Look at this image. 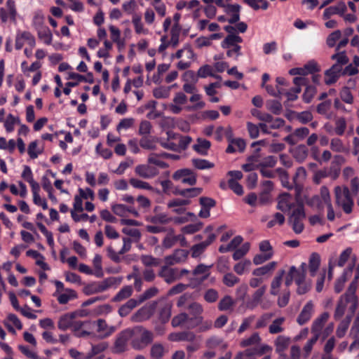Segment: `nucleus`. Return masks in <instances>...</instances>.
<instances>
[{"instance_id":"obj_30","label":"nucleus","mask_w":359,"mask_h":359,"mask_svg":"<svg viewBox=\"0 0 359 359\" xmlns=\"http://www.w3.org/2000/svg\"><path fill=\"white\" fill-rule=\"evenodd\" d=\"M320 264V257L318 253L313 252L309 258V269L311 276H314Z\"/></svg>"},{"instance_id":"obj_16","label":"nucleus","mask_w":359,"mask_h":359,"mask_svg":"<svg viewBox=\"0 0 359 359\" xmlns=\"http://www.w3.org/2000/svg\"><path fill=\"white\" fill-rule=\"evenodd\" d=\"M313 313V304L311 301L308 302L303 307L302 311L297 318L299 325L306 324L312 317Z\"/></svg>"},{"instance_id":"obj_14","label":"nucleus","mask_w":359,"mask_h":359,"mask_svg":"<svg viewBox=\"0 0 359 359\" xmlns=\"http://www.w3.org/2000/svg\"><path fill=\"white\" fill-rule=\"evenodd\" d=\"M93 323L97 325V332L98 333V337L100 339L109 337L116 330V327L114 326L108 325L107 322L102 318L94 321Z\"/></svg>"},{"instance_id":"obj_27","label":"nucleus","mask_w":359,"mask_h":359,"mask_svg":"<svg viewBox=\"0 0 359 359\" xmlns=\"http://www.w3.org/2000/svg\"><path fill=\"white\" fill-rule=\"evenodd\" d=\"M290 339L283 335L278 336L274 341L276 351L277 353L285 351L289 346Z\"/></svg>"},{"instance_id":"obj_49","label":"nucleus","mask_w":359,"mask_h":359,"mask_svg":"<svg viewBox=\"0 0 359 359\" xmlns=\"http://www.w3.org/2000/svg\"><path fill=\"white\" fill-rule=\"evenodd\" d=\"M192 163L196 168L199 170L210 169L214 167V164L212 163L201 158L192 159Z\"/></svg>"},{"instance_id":"obj_58","label":"nucleus","mask_w":359,"mask_h":359,"mask_svg":"<svg viewBox=\"0 0 359 359\" xmlns=\"http://www.w3.org/2000/svg\"><path fill=\"white\" fill-rule=\"evenodd\" d=\"M148 163L156 165L161 168H165L168 166L166 163L160 159L159 155L155 153H151L149 155Z\"/></svg>"},{"instance_id":"obj_32","label":"nucleus","mask_w":359,"mask_h":359,"mask_svg":"<svg viewBox=\"0 0 359 359\" xmlns=\"http://www.w3.org/2000/svg\"><path fill=\"white\" fill-rule=\"evenodd\" d=\"M37 35L39 39L42 40L46 45H50L53 40V34L48 27H44L38 30Z\"/></svg>"},{"instance_id":"obj_31","label":"nucleus","mask_w":359,"mask_h":359,"mask_svg":"<svg viewBox=\"0 0 359 359\" xmlns=\"http://www.w3.org/2000/svg\"><path fill=\"white\" fill-rule=\"evenodd\" d=\"M277 263L276 262H271L263 266L255 269L252 271V275L255 276H262L266 275L267 273H271L276 268Z\"/></svg>"},{"instance_id":"obj_15","label":"nucleus","mask_w":359,"mask_h":359,"mask_svg":"<svg viewBox=\"0 0 359 359\" xmlns=\"http://www.w3.org/2000/svg\"><path fill=\"white\" fill-rule=\"evenodd\" d=\"M135 173L144 179H151L158 174V170L149 165L141 164L135 167Z\"/></svg>"},{"instance_id":"obj_62","label":"nucleus","mask_w":359,"mask_h":359,"mask_svg":"<svg viewBox=\"0 0 359 359\" xmlns=\"http://www.w3.org/2000/svg\"><path fill=\"white\" fill-rule=\"evenodd\" d=\"M206 248L207 246L203 242L193 245L191 248V257L194 258L200 257L201 255L205 251Z\"/></svg>"},{"instance_id":"obj_24","label":"nucleus","mask_w":359,"mask_h":359,"mask_svg":"<svg viewBox=\"0 0 359 359\" xmlns=\"http://www.w3.org/2000/svg\"><path fill=\"white\" fill-rule=\"evenodd\" d=\"M293 157L299 162H304L309 155V149L305 144H299L292 152Z\"/></svg>"},{"instance_id":"obj_50","label":"nucleus","mask_w":359,"mask_h":359,"mask_svg":"<svg viewBox=\"0 0 359 359\" xmlns=\"http://www.w3.org/2000/svg\"><path fill=\"white\" fill-rule=\"evenodd\" d=\"M202 189L198 187L182 189L180 192H175V194L182 196L195 197L201 194Z\"/></svg>"},{"instance_id":"obj_45","label":"nucleus","mask_w":359,"mask_h":359,"mask_svg":"<svg viewBox=\"0 0 359 359\" xmlns=\"http://www.w3.org/2000/svg\"><path fill=\"white\" fill-rule=\"evenodd\" d=\"M273 316V313H265L262 314L257 320L255 328L261 329L265 327L269 323Z\"/></svg>"},{"instance_id":"obj_60","label":"nucleus","mask_w":359,"mask_h":359,"mask_svg":"<svg viewBox=\"0 0 359 359\" xmlns=\"http://www.w3.org/2000/svg\"><path fill=\"white\" fill-rule=\"evenodd\" d=\"M152 128L151 123L148 121H142L140 123L139 134L142 136H147L151 133Z\"/></svg>"},{"instance_id":"obj_28","label":"nucleus","mask_w":359,"mask_h":359,"mask_svg":"<svg viewBox=\"0 0 359 359\" xmlns=\"http://www.w3.org/2000/svg\"><path fill=\"white\" fill-rule=\"evenodd\" d=\"M210 146L211 144L210 141L202 138H198L197 143L193 146V149L201 155H206Z\"/></svg>"},{"instance_id":"obj_29","label":"nucleus","mask_w":359,"mask_h":359,"mask_svg":"<svg viewBox=\"0 0 359 359\" xmlns=\"http://www.w3.org/2000/svg\"><path fill=\"white\" fill-rule=\"evenodd\" d=\"M243 41L242 38L237 34H228L222 42L223 48H230L231 46L238 45Z\"/></svg>"},{"instance_id":"obj_1","label":"nucleus","mask_w":359,"mask_h":359,"mask_svg":"<svg viewBox=\"0 0 359 359\" xmlns=\"http://www.w3.org/2000/svg\"><path fill=\"white\" fill-rule=\"evenodd\" d=\"M358 298L355 295V286L351 284L345 294L341 295L338 300L334 318L340 320L344 316L345 318H352L358 307Z\"/></svg>"},{"instance_id":"obj_57","label":"nucleus","mask_w":359,"mask_h":359,"mask_svg":"<svg viewBox=\"0 0 359 359\" xmlns=\"http://www.w3.org/2000/svg\"><path fill=\"white\" fill-rule=\"evenodd\" d=\"M330 149L335 152H344L346 151L345 147L342 141L339 138H333L330 142Z\"/></svg>"},{"instance_id":"obj_35","label":"nucleus","mask_w":359,"mask_h":359,"mask_svg":"<svg viewBox=\"0 0 359 359\" xmlns=\"http://www.w3.org/2000/svg\"><path fill=\"white\" fill-rule=\"evenodd\" d=\"M261 340L259 333L254 332L249 337L242 339L240 342V346L245 348L250 346L257 345L260 343Z\"/></svg>"},{"instance_id":"obj_25","label":"nucleus","mask_w":359,"mask_h":359,"mask_svg":"<svg viewBox=\"0 0 359 359\" xmlns=\"http://www.w3.org/2000/svg\"><path fill=\"white\" fill-rule=\"evenodd\" d=\"M285 273V271L283 269L279 270L278 271L276 276L274 277L271 283V294L276 296L278 294L279 288L281 285L283 277Z\"/></svg>"},{"instance_id":"obj_54","label":"nucleus","mask_w":359,"mask_h":359,"mask_svg":"<svg viewBox=\"0 0 359 359\" xmlns=\"http://www.w3.org/2000/svg\"><path fill=\"white\" fill-rule=\"evenodd\" d=\"M250 250V243H244L240 248L236 249L233 254V259L234 260H239L243 257Z\"/></svg>"},{"instance_id":"obj_26","label":"nucleus","mask_w":359,"mask_h":359,"mask_svg":"<svg viewBox=\"0 0 359 359\" xmlns=\"http://www.w3.org/2000/svg\"><path fill=\"white\" fill-rule=\"evenodd\" d=\"M285 321V317H279L274 319L269 327V332L276 334L284 331L283 324Z\"/></svg>"},{"instance_id":"obj_34","label":"nucleus","mask_w":359,"mask_h":359,"mask_svg":"<svg viewBox=\"0 0 359 359\" xmlns=\"http://www.w3.org/2000/svg\"><path fill=\"white\" fill-rule=\"evenodd\" d=\"M65 293H59L56 296L57 299L60 304H65L70 299L76 297V293L74 290L72 289H65Z\"/></svg>"},{"instance_id":"obj_2","label":"nucleus","mask_w":359,"mask_h":359,"mask_svg":"<svg viewBox=\"0 0 359 359\" xmlns=\"http://www.w3.org/2000/svg\"><path fill=\"white\" fill-rule=\"evenodd\" d=\"M130 332L131 346L135 350L144 349L154 340V333L142 326H135L130 329Z\"/></svg>"},{"instance_id":"obj_53","label":"nucleus","mask_w":359,"mask_h":359,"mask_svg":"<svg viewBox=\"0 0 359 359\" xmlns=\"http://www.w3.org/2000/svg\"><path fill=\"white\" fill-rule=\"evenodd\" d=\"M149 316L147 309H140L132 316V320L134 322H141L148 319Z\"/></svg>"},{"instance_id":"obj_40","label":"nucleus","mask_w":359,"mask_h":359,"mask_svg":"<svg viewBox=\"0 0 359 359\" xmlns=\"http://www.w3.org/2000/svg\"><path fill=\"white\" fill-rule=\"evenodd\" d=\"M133 288L130 285L123 287L113 298L114 302H121L131 296Z\"/></svg>"},{"instance_id":"obj_21","label":"nucleus","mask_w":359,"mask_h":359,"mask_svg":"<svg viewBox=\"0 0 359 359\" xmlns=\"http://www.w3.org/2000/svg\"><path fill=\"white\" fill-rule=\"evenodd\" d=\"M346 11V4L344 2H340L337 6H330L327 8L324 11L323 17L325 19H328L332 15L335 14L343 15Z\"/></svg>"},{"instance_id":"obj_46","label":"nucleus","mask_w":359,"mask_h":359,"mask_svg":"<svg viewBox=\"0 0 359 359\" xmlns=\"http://www.w3.org/2000/svg\"><path fill=\"white\" fill-rule=\"evenodd\" d=\"M351 319L352 318H345L341 321L336 330V335L339 338H341L345 335L350 325V323L351 321Z\"/></svg>"},{"instance_id":"obj_13","label":"nucleus","mask_w":359,"mask_h":359,"mask_svg":"<svg viewBox=\"0 0 359 359\" xmlns=\"http://www.w3.org/2000/svg\"><path fill=\"white\" fill-rule=\"evenodd\" d=\"M293 83L296 86L292 88L290 91L283 93L286 95L289 101H294L298 98L297 95L302 90L301 86H306L308 81L306 78L300 76L294 78Z\"/></svg>"},{"instance_id":"obj_52","label":"nucleus","mask_w":359,"mask_h":359,"mask_svg":"<svg viewBox=\"0 0 359 359\" xmlns=\"http://www.w3.org/2000/svg\"><path fill=\"white\" fill-rule=\"evenodd\" d=\"M217 269L220 273H226L230 269L229 259L226 257H220L217 262Z\"/></svg>"},{"instance_id":"obj_10","label":"nucleus","mask_w":359,"mask_h":359,"mask_svg":"<svg viewBox=\"0 0 359 359\" xmlns=\"http://www.w3.org/2000/svg\"><path fill=\"white\" fill-rule=\"evenodd\" d=\"M287 216L290 224H299L302 223L306 217L304 205L299 203L287 213Z\"/></svg>"},{"instance_id":"obj_37","label":"nucleus","mask_w":359,"mask_h":359,"mask_svg":"<svg viewBox=\"0 0 359 359\" xmlns=\"http://www.w3.org/2000/svg\"><path fill=\"white\" fill-rule=\"evenodd\" d=\"M188 320H193V318H189V315L186 313H180L173 317L171 324L174 327H180L184 325Z\"/></svg>"},{"instance_id":"obj_22","label":"nucleus","mask_w":359,"mask_h":359,"mask_svg":"<svg viewBox=\"0 0 359 359\" xmlns=\"http://www.w3.org/2000/svg\"><path fill=\"white\" fill-rule=\"evenodd\" d=\"M353 266H349L346 269L341 276L336 280L334 285V290L337 293H339L344 288V283L347 280L348 278L352 274Z\"/></svg>"},{"instance_id":"obj_63","label":"nucleus","mask_w":359,"mask_h":359,"mask_svg":"<svg viewBox=\"0 0 359 359\" xmlns=\"http://www.w3.org/2000/svg\"><path fill=\"white\" fill-rule=\"evenodd\" d=\"M341 99L347 104H352L353 102V97L351 90L348 87H344L340 91Z\"/></svg>"},{"instance_id":"obj_47","label":"nucleus","mask_w":359,"mask_h":359,"mask_svg":"<svg viewBox=\"0 0 359 359\" xmlns=\"http://www.w3.org/2000/svg\"><path fill=\"white\" fill-rule=\"evenodd\" d=\"M239 281V278L231 272H226L222 278L223 283L229 287L234 286L236 284L238 283Z\"/></svg>"},{"instance_id":"obj_7","label":"nucleus","mask_w":359,"mask_h":359,"mask_svg":"<svg viewBox=\"0 0 359 359\" xmlns=\"http://www.w3.org/2000/svg\"><path fill=\"white\" fill-rule=\"evenodd\" d=\"M175 180H181L182 183L194 185L196 183V175L190 169L177 170L172 175Z\"/></svg>"},{"instance_id":"obj_17","label":"nucleus","mask_w":359,"mask_h":359,"mask_svg":"<svg viewBox=\"0 0 359 359\" xmlns=\"http://www.w3.org/2000/svg\"><path fill=\"white\" fill-rule=\"evenodd\" d=\"M342 68L338 65H332L325 72V83L326 85H331L336 83L341 75Z\"/></svg>"},{"instance_id":"obj_23","label":"nucleus","mask_w":359,"mask_h":359,"mask_svg":"<svg viewBox=\"0 0 359 359\" xmlns=\"http://www.w3.org/2000/svg\"><path fill=\"white\" fill-rule=\"evenodd\" d=\"M330 317V314L327 312L323 313L319 317H318L312 324L311 332L313 333L320 334L321 330L323 327L324 324L327 322Z\"/></svg>"},{"instance_id":"obj_36","label":"nucleus","mask_w":359,"mask_h":359,"mask_svg":"<svg viewBox=\"0 0 359 359\" xmlns=\"http://www.w3.org/2000/svg\"><path fill=\"white\" fill-rule=\"evenodd\" d=\"M251 265L252 262L250 259H244L234 265L233 271L241 276L250 269Z\"/></svg>"},{"instance_id":"obj_48","label":"nucleus","mask_w":359,"mask_h":359,"mask_svg":"<svg viewBox=\"0 0 359 359\" xmlns=\"http://www.w3.org/2000/svg\"><path fill=\"white\" fill-rule=\"evenodd\" d=\"M255 320V316L251 315L243 319L242 323L241 324L238 333L239 334H242L247 330L251 327L252 324L254 323Z\"/></svg>"},{"instance_id":"obj_12","label":"nucleus","mask_w":359,"mask_h":359,"mask_svg":"<svg viewBox=\"0 0 359 359\" xmlns=\"http://www.w3.org/2000/svg\"><path fill=\"white\" fill-rule=\"evenodd\" d=\"M158 276L162 278L167 283H172L180 279L179 270L177 268H170L169 266H163Z\"/></svg>"},{"instance_id":"obj_64","label":"nucleus","mask_w":359,"mask_h":359,"mask_svg":"<svg viewBox=\"0 0 359 359\" xmlns=\"http://www.w3.org/2000/svg\"><path fill=\"white\" fill-rule=\"evenodd\" d=\"M41 152V150L37 149L36 141H33L29 144L27 153L31 158H36Z\"/></svg>"},{"instance_id":"obj_8","label":"nucleus","mask_w":359,"mask_h":359,"mask_svg":"<svg viewBox=\"0 0 359 359\" xmlns=\"http://www.w3.org/2000/svg\"><path fill=\"white\" fill-rule=\"evenodd\" d=\"M298 204L294 201L291 194L283 193L278 198L277 208L283 212L288 213Z\"/></svg>"},{"instance_id":"obj_61","label":"nucleus","mask_w":359,"mask_h":359,"mask_svg":"<svg viewBox=\"0 0 359 359\" xmlns=\"http://www.w3.org/2000/svg\"><path fill=\"white\" fill-rule=\"evenodd\" d=\"M316 93V88L314 86H306L305 91L302 95L303 100L306 103H309L312 100L313 97Z\"/></svg>"},{"instance_id":"obj_3","label":"nucleus","mask_w":359,"mask_h":359,"mask_svg":"<svg viewBox=\"0 0 359 359\" xmlns=\"http://www.w3.org/2000/svg\"><path fill=\"white\" fill-rule=\"evenodd\" d=\"M335 203L343 211L349 214L352 212L353 206V194L346 186H337L334 190Z\"/></svg>"},{"instance_id":"obj_51","label":"nucleus","mask_w":359,"mask_h":359,"mask_svg":"<svg viewBox=\"0 0 359 359\" xmlns=\"http://www.w3.org/2000/svg\"><path fill=\"white\" fill-rule=\"evenodd\" d=\"M129 182L131 186L136 189L153 190V187L148 182L136 178L130 179Z\"/></svg>"},{"instance_id":"obj_5","label":"nucleus","mask_w":359,"mask_h":359,"mask_svg":"<svg viewBox=\"0 0 359 359\" xmlns=\"http://www.w3.org/2000/svg\"><path fill=\"white\" fill-rule=\"evenodd\" d=\"M18 15L15 0H7L4 7L0 8V20L6 23L8 20L15 22Z\"/></svg>"},{"instance_id":"obj_41","label":"nucleus","mask_w":359,"mask_h":359,"mask_svg":"<svg viewBox=\"0 0 359 359\" xmlns=\"http://www.w3.org/2000/svg\"><path fill=\"white\" fill-rule=\"evenodd\" d=\"M266 109L275 115H279L283 111V107L279 101L270 100L266 103Z\"/></svg>"},{"instance_id":"obj_9","label":"nucleus","mask_w":359,"mask_h":359,"mask_svg":"<svg viewBox=\"0 0 359 359\" xmlns=\"http://www.w3.org/2000/svg\"><path fill=\"white\" fill-rule=\"evenodd\" d=\"M130 329H126L121 332L116 337L114 343V352L121 353L124 352L127 348V344L131 339Z\"/></svg>"},{"instance_id":"obj_18","label":"nucleus","mask_w":359,"mask_h":359,"mask_svg":"<svg viewBox=\"0 0 359 359\" xmlns=\"http://www.w3.org/2000/svg\"><path fill=\"white\" fill-rule=\"evenodd\" d=\"M195 338V334L189 331L173 332L168 337V339L172 341H193Z\"/></svg>"},{"instance_id":"obj_11","label":"nucleus","mask_w":359,"mask_h":359,"mask_svg":"<svg viewBox=\"0 0 359 359\" xmlns=\"http://www.w3.org/2000/svg\"><path fill=\"white\" fill-rule=\"evenodd\" d=\"M180 242L182 246L186 245L185 238L182 234L175 235L172 229L168 230L166 236L163 238V245L165 248H172L176 243Z\"/></svg>"},{"instance_id":"obj_4","label":"nucleus","mask_w":359,"mask_h":359,"mask_svg":"<svg viewBox=\"0 0 359 359\" xmlns=\"http://www.w3.org/2000/svg\"><path fill=\"white\" fill-rule=\"evenodd\" d=\"M122 278L118 277H109L102 281L95 283L87 286L85 290L88 294L102 292L114 285H118L121 283Z\"/></svg>"},{"instance_id":"obj_55","label":"nucleus","mask_w":359,"mask_h":359,"mask_svg":"<svg viewBox=\"0 0 359 359\" xmlns=\"http://www.w3.org/2000/svg\"><path fill=\"white\" fill-rule=\"evenodd\" d=\"M164 347L161 344H154L151 348V355L152 358L159 359L164 355Z\"/></svg>"},{"instance_id":"obj_39","label":"nucleus","mask_w":359,"mask_h":359,"mask_svg":"<svg viewBox=\"0 0 359 359\" xmlns=\"http://www.w3.org/2000/svg\"><path fill=\"white\" fill-rule=\"evenodd\" d=\"M181 29H182V28H181L180 25H177V24L173 25V26L171 28V30H170L171 38H170V43L173 48L177 47V45L179 44V42H180L179 38H180Z\"/></svg>"},{"instance_id":"obj_43","label":"nucleus","mask_w":359,"mask_h":359,"mask_svg":"<svg viewBox=\"0 0 359 359\" xmlns=\"http://www.w3.org/2000/svg\"><path fill=\"white\" fill-rule=\"evenodd\" d=\"M331 59L337 61L333 65H338L341 68L343 65H346L349 61L345 51H337V53L331 56Z\"/></svg>"},{"instance_id":"obj_38","label":"nucleus","mask_w":359,"mask_h":359,"mask_svg":"<svg viewBox=\"0 0 359 359\" xmlns=\"http://www.w3.org/2000/svg\"><path fill=\"white\" fill-rule=\"evenodd\" d=\"M122 231L125 234L129 236L127 239H131L132 241L137 242L141 237L140 231L133 226H126Z\"/></svg>"},{"instance_id":"obj_44","label":"nucleus","mask_w":359,"mask_h":359,"mask_svg":"<svg viewBox=\"0 0 359 359\" xmlns=\"http://www.w3.org/2000/svg\"><path fill=\"white\" fill-rule=\"evenodd\" d=\"M235 302L232 297L229 295L224 296L218 304V309L221 311H227L230 309Z\"/></svg>"},{"instance_id":"obj_19","label":"nucleus","mask_w":359,"mask_h":359,"mask_svg":"<svg viewBox=\"0 0 359 359\" xmlns=\"http://www.w3.org/2000/svg\"><path fill=\"white\" fill-rule=\"evenodd\" d=\"M76 314L74 312L62 315L58 320L57 327L60 330L65 331L69 328Z\"/></svg>"},{"instance_id":"obj_6","label":"nucleus","mask_w":359,"mask_h":359,"mask_svg":"<svg viewBox=\"0 0 359 359\" xmlns=\"http://www.w3.org/2000/svg\"><path fill=\"white\" fill-rule=\"evenodd\" d=\"M25 43L29 46L31 49L33 48L36 46L34 35L27 31H18L15 36V49L20 50Z\"/></svg>"},{"instance_id":"obj_59","label":"nucleus","mask_w":359,"mask_h":359,"mask_svg":"<svg viewBox=\"0 0 359 359\" xmlns=\"http://www.w3.org/2000/svg\"><path fill=\"white\" fill-rule=\"evenodd\" d=\"M204 299L208 303H214L219 298V293L215 289H208L203 295Z\"/></svg>"},{"instance_id":"obj_33","label":"nucleus","mask_w":359,"mask_h":359,"mask_svg":"<svg viewBox=\"0 0 359 359\" xmlns=\"http://www.w3.org/2000/svg\"><path fill=\"white\" fill-rule=\"evenodd\" d=\"M212 267V265L207 266L203 264H198L193 271L194 276H199L203 275L202 278L200 279V282L204 281L210 275L209 270Z\"/></svg>"},{"instance_id":"obj_20","label":"nucleus","mask_w":359,"mask_h":359,"mask_svg":"<svg viewBox=\"0 0 359 359\" xmlns=\"http://www.w3.org/2000/svg\"><path fill=\"white\" fill-rule=\"evenodd\" d=\"M187 309L190 314L193 316L191 318L193 320L196 322L202 321L203 317L201 316V314L203 312V308L201 304L196 302H192L188 305Z\"/></svg>"},{"instance_id":"obj_42","label":"nucleus","mask_w":359,"mask_h":359,"mask_svg":"<svg viewBox=\"0 0 359 359\" xmlns=\"http://www.w3.org/2000/svg\"><path fill=\"white\" fill-rule=\"evenodd\" d=\"M44 15L41 11H36L33 16L32 26L36 30L46 27L44 25Z\"/></svg>"},{"instance_id":"obj_56","label":"nucleus","mask_w":359,"mask_h":359,"mask_svg":"<svg viewBox=\"0 0 359 359\" xmlns=\"http://www.w3.org/2000/svg\"><path fill=\"white\" fill-rule=\"evenodd\" d=\"M133 24L135 27V30L137 34H147V30L144 28V25L142 22V19L140 15H135L133 18Z\"/></svg>"}]
</instances>
